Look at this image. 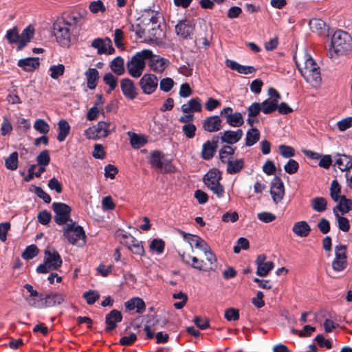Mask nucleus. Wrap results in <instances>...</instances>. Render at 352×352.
Returning <instances> with one entry per match:
<instances>
[{
  "instance_id": "13d9d810",
  "label": "nucleus",
  "mask_w": 352,
  "mask_h": 352,
  "mask_svg": "<svg viewBox=\"0 0 352 352\" xmlns=\"http://www.w3.org/2000/svg\"><path fill=\"white\" fill-rule=\"evenodd\" d=\"M205 255V262H211L212 263V270L211 271H214L217 266V260L215 254L211 251V249L207 250L204 252Z\"/></svg>"
},
{
  "instance_id": "bb28decb",
  "label": "nucleus",
  "mask_w": 352,
  "mask_h": 352,
  "mask_svg": "<svg viewBox=\"0 0 352 352\" xmlns=\"http://www.w3.org/2000/svg\"><path fill=\"white\" fill-rule=\"evenodd\" d=\"M221 179V172L217 169H212L204 175L203 180L204 184L209 187L219 184Z\"/></svg>"
},
{
  "instance_id": "72a5a7b5",
  "label": "nucleus",
  "mask_w": 352,
  "mask_h": 352,
  "mask_svg": "<svg viewBox=\"0 0 352 352\" xmlns=\"http://www.w3.org/2000/svg\"><path fill=\"white\" fill-rule=\"evenodd\" d=\"M58 131L57 140L59 142L65 141L70 131V126L67 120L62 119L58 122Z\"/></svg>"
},
{
  "instance_id": "b1692460",
  "label": "nucleus",
  "mask_w": 352,
  "mask_h": 352,
  "mask_svg": "<svg viewBox=\"0 0 352 352\" xmlns=\"http://www.w3.org/2000/svg\"><path fill=\"white\" fill-rule=\"evenodd\" d=\"M88 12L85 8H80L74 12H72L69 16V23H72V26H76L79 23L85 21Z\"/></svg>"
},
{
  "instance_id": "5fc2aeb1",
  "label": "nucleus",
  "mask_w": 352,
  "mask_h": 352,
  "mask_svg": "<svg viewBox=\"0 0 352 352\" xmlns=\"http://www.w3.org/2000/svg\"><path fill=\"white\" fill-rule=\"evenodd\" d=\"M49 70L51 72V78L53 79H57L58 77L63 75L65 72V66L63 64L52 65Z\"/></svg>"
},
{
  "instance_id": "69168bd1",
  "label": "nucleus",
  "mask_w": 352,
  "mask_h": 352,
  "mask_svg": "<svg viewBox=\"0 0 352 352\" xmlns=\"http://www.w3.org/2000/svg\"><path fill=\"white\" fill-rule=\"evenodd\" d=\"M36 160L39 166H47L50 162V157L47 150H44L37 156Z\"/></svg>"
},
{
  "instance_id": "603ef678",
  "label": "nucleus",
  "mask_w": 352,
  "mask_h": 352,
  "mask_svg": "<svg viewBox=\"0 0 352 352\" xmlns=\"http://www.w3.org/2000/svg\"><path fill=\"white\" fill-rule=\"evenodd\" d=\"M344 214H338V217H336V222L338 224V228L344 232H346L350 229V223L349 221L346 218L343 217Z\"/></svg>"
},
{
  "instance_id": "7c9ffc66",
  "label": "nucleus",
  "mask_w": 352,
  "mask_h": 352,
  "mask_svg": "<svg viewBox=\"0 0 352 352\" xmlns=\"http://www.w3.org/2000/svg\"><path fill=\"white\" fill-rule=\"evenodd\" d=\"M38 58H26L18 61V66L22 67L25 72H32L39 66Z\"/></svg>"
},
{
  "instance_id": "3c124183",
  "label": "nucleus",
  "mask_w": 352,
  "mask_h": 352,
  "mask_svg": "<svg viewBox=\"0 0 352 352\" xmlns=\"http://www.w3.org/2000/svg\"><path fill=\"white\" fill-rule=\"evenodd\" d=\"M173 298L174 299L182 300L181 302H175L173 304L174 307L177 309H182L185 306V305L186 304V302L188 301V296L182 292H179V293L174 294L173 295Z\"/></svg>"
},
{
  "instance_id": "473e14b6",
  "label": "nucleus",
  "mask_w": 352,
  "mask_h": 352,
  "mask_svg": "<svg viewBox=\"0 0 352 352\" xmlns=\"http://www.w3.org/2000/svg\"><path fill=\"white\" fill-rule=\"evenodd\" d=\"M235 148L229 145L223 146L219 151V160L221 163L226 164L233 159Z\"/></svg>"
},
{
  "instance_id": "2f4dec72",
  "label": "nucleus",
  "mask_w": 352,
  "mask_h": 352,
  "mask_svg": "<svg viewBox=\"0 0 352 352\" xmlns=\"http://www.w3.org/2000/svg\"><path fill=\"white\" fill-rule=\"evenodd\" d=\"M34 34V29L32 25H28L25 28L21 34H20V43L18 45V50H22L33 38Z\"/></svg>"
},
{
  "instance_id": "a211bd4d",
  "label": "nucleus",
  "mask_w": 352,
  "mask_h": 352,
  "mask_svg": "<svg viewBox=\"0 0 352 352\" xmlns=\"http://www.w3.org/2000/svg\"><path fill=\"white\" fill-rule=\"evenodd\" d=\"M219 134L221 135L220 138L222 142L232 145L238 142L241 139L243 133L241 129H239L236 131H225Z\"/></svg>"
},
{
  "instance_id": "4d7b16f0",
  "label": "nucleus",
  "mask_w": 352,
  "mask_h": 352,
  "mask_svg": "<svg viewBox=\"0 0 352 352\" xmlns=\"http://www.w3.org/2000/svg\"><path fill=\"white\" fill-rule=\"evenodd\" d=\"M89 8V10L94 14H96L98 12H104L106 10V8L103 2L100 0L91 2Z\"/></svg>"
},
{
  "instance_id": "09e8293b",
  "label": "nucleus",
  "mask_w": 352,
  "mask_h": 352,
  "mask_svg": "<svg viewBox=\"0 0 352 352\" xmlns=\"http://www.w3.org/2000/svg\"><path fill=\"white\" fill-rule=\"evenodd\" d=\"M82 297L88 305H94L100 298V294L96 290L90 289L83 294Z\"/></svg>"
},
{
  "instance_id": "4c0bfd02",
  "label": "nucleus",
  "mask_w": 352,
  "mask_h": 352,
  "mask_svg": "<svg viewBox=\"0 0 352 352\" xmlns=\"http://www.w3.org/2000/svg\"><path fill=\"white\" fill-rule=\"evenodd\" d=\"M110 68L118 76L124 73V59L120 56L113 58L110 64Z\"/></svg>"
},
{
  "instance_id": "0e129e2a",
  "label": "nucleus",
  "mask_w": 352,
  "mask_h": 352,
  "mask_svg": "<svg viewBox=\"0 0 352 352\" xmlns=\"http://www.w3.org/2000/svg\"><path fill=\"white\" fill-rule=\"evenodd\" d=\"M164 242L162 239H153L151 244H150V248L155 251L158 254H161L164 252Z\"/></svg>"
},
{
  "instance_id": "39448f33",
  "label": "nucleus",
  "mask_w": 352,
  "mask_h": 352,
  "mask_svg": "<svg viewBox=\"0 0 352 352\" xmlns=\"http://www.w3.org/2000/svg\"><path fill=\"white\" fill-rule=\"evenodd\" d=\"M72 23H69L64 18L58 19L53 25V32L56 41L63 47H69L71 41L69 28Z\"/></svg>"
},
{
  "instance_id": "4be33fe9",
  "label": "nucleus",
  "mask_w": 352,
  "mask_h": 352,
  "mask_svg": "<svg viewBox=\"0 0 352 352\" xmlns=\"http://www.w3.org/2000/svg\"><path fill=\"white\" fill-rule=\"evenodd\" d=\"M122 320V316L120 311L117 309L111 310L105 317L106 331L110 332L116 329L117 327L116 322H120Z\"/></svg>"
},
{
  "instance_id": "f03ea898",
  "label": "nucleus",
  "mask_w": 352,
  "mask_h": 352,
  "mask_svg": "<svg viewBox=\"0 0 352 352\" xmlns=\"http://www.w3.org/2000/svg\"><path fill=\"white\" fill-rule=\"evenodd\" d=\"M151 57H152V51L147 49L133 55L126 65L129 75L135 78L140 77L146 67V60Z\"/></svg>"
},
{
  "instance_id": "de8ad7c7",
  "label": "nucleus",
  "mask_w": 352,
  "mask_h": 352,
  "mask_svg": "<svg viewBox=\"0 0 352 352\" xmlns=\"http://www.w3.org/2000/svg\"><path fill=\"white\" fill-rule=\"evenodd\" d=\"M147 142L144 136L132 133L130 138V144L133 148H140Z\"/></svg>"
},
{
  "instance_id": "423d86ee",
  "label": "nucleus",
  "mask_w": 352,
  "mask_h": 352,
  "mask_svg": "<svg viewBox=\"0 0 352 352\" xmlns=\"http://www.w3.org/2000/svg\"><path fill=\"white\" fill-rule=\"evenodd\" d=\"M63 235L72 245L83 246L86 243V234L82 226L75 221L66 225L63 229Z\"/></svg>"
},
{
  "instance_id": "a18cd8bd",
  "label": "nucleus",
  "mask_w": 352,
  "mask_h": 352,
  "mask_svg": "<svg viewBox=\"0 0 352 352\" xmlns=\"http://www.w3.org/2000/svg\"><path fill=\"white\" fill-rule=\"evenodd\" d=\"M18 153L13 152L6 159V167L11 170H16L18 167Z\"/></svg>"
},
{
  "instance_id": "774afa93",
  "label": "nucleus",
  "mask_w": 352,
  "mask_h": 352,
  "mask_svg": "<svg viewBox=\"0 0 352 352\" xmlns=\"http://www.w3.org/2000/svg\"><path fill=\"white\" fill-rule=\"evenodd\" d=\"M309 26L312 32H317L325 28V23L319 19H313L309 21Z\"/></svg>"
},
{
  "instance_id": "864d4df0",
  "label": "nucleus",
  "mask_w": 352,
  "mask_h": 352,
  "mask_svg": "<svg viewBox=\"0 0 352 352\" xmlns=\"http://www.w3.org/2000/svg\"><path fill=\"white\" fill-rule=\"evenodd\" d=\"M106 41L102 38H98L93 40L91 42V47L98 50V54H105L107 52Z\"/></svg>"
},
{
  "instance_id": "aec40b11",
  "label": "nucleus",
  "mask_w": 352,
  "mask_h": 352,
  "mask_svg": "<svg viewBox=\"0 0 352 352\" xmlns=\"http://www.w3.org/2000/svg\"><path fill=\"white\" fill-rule=\"evenodd\" d=\"M149 60V65L152 70L155 72H163L167 66L169 65L170 62L168 59L162 58L160 56L154 55L152 53V57L148 58Z\"/></svg>"
},
{
  "instance_id": "dca6fc26",
  "label": "nucleus",
  "mask_w": 352,
  "mask_h": 352,
  "mask_svg": "<svg viewBox=\"0 0 352 352\" xmlns=\"http://www.w3.org/2000/svg\"><path fill=\"white\" fill-rule=\"evenodd\" d=\"M40 300H43V307H51L61 305L65 300V296L60 293L51 292L45 296L40 295Z\"/></svg>"
},
{
  "instance_id": "6ab92c4d",
  "label": "nucleus",
  "mask_w": 352,
  "mask_h": 352,
  "mask_svg": "<svg viewBox=\"0 0 352 352\" xmlns=\"http://www.w3.org/2000/svg\"><path fill=\"white\" fill-rule=\"evenodd\" d=\"M203 128L209 133L219 131L222 129V121L218 116H209L204 120Z\"/></svg>"
},
{
  "instance_id": "37998d69",
  "label": "nucleus",
  "mask_w": 352,
  "mask_h": 352,
  "mask_svg": "<svg viewBox=\"0 0 352 352\" xmlns=\"http://www.w3.org/2000/svg\"><path fill=\"white\" fill-rule=\"evenodd\" d=\"M104 82L109 86L108 93L114 90L118 85V78L113 76L111 73L109 72L103 76Z\"/></svg>"
},
{
  "instance_id": "412c9836",
  "label": "nucleus",
  "mask_w": 352,
  "mask_h": 352,
  "mask_svg": "<svg viewBox=\"0 0 352 352\" xmlns=\"http://www.w3.org/2000/svg\"><path fill=\"white\" fill-rule=\"evenodd\" d=\"M120 88L124 96L129 100H133L137 96V89L134 82L129 78H124L120 81Z\"/></svg>"
},
{
  "instance_id": "a878e982",
  "label": "nucleus",
  "mask_w": 352,
  "mask_h": 352,
  "mask_svg": "<svg viewBox=\"0 0 352 352\" xmlns=\"http://www.w3.org/2000/svg\"><path fill=\"white\" fill-rule=\"evenodd\" d=\"M181 109L185 113L200 112L202 109L201 100L197 97L193 98L187 104H184Z\"/></svg>"
},
{
  "instance_id": "f257e3e1",
  "label": "nucleus",
  "mask_w": 352,
  "mask_h": 352,
  "mask_svg": "<svg viewBox=\"0 0 352 352\" xmlns=\"http://www.w3.org/2000/svg\"><path fill=\"white\" fill-rule=\"evenodd\" d=\"M293 58L298 69L306 82L314 87L318 86L321 82L319 67L310 54L304 50L298 54L295 53Z\"/></svg>"
},
{
  "instance_id": "f704fd0d",
  "label": "nucleus",
  "mask_w": 352,
  "mask_h": 352,
  "mask_svg": "<svg viewBox=\"0 0 352 352\" xmlns=\"http://www.w3.org/2000/svg\"><path fill=\"white\" fill-rule=\"evenodd\" d=\"M292 230L296 235L305 237L309 235L311 228L306 221H298L294 224Z\"/></svg>"
},
{
  "instance_id": "6e6d98bb",
  "label": "nucleus",
  "mask_w": 352,
  "mask_h": 352,
  "mask_svg": "<svg viewBox=\"0 0 352 352\" xmlns=\"http://www.w3.org/2000/svg\"><path fill=\"white\" fill-rule=\"evenodd\" d=\"M34 128L36 131L43 134L47 133L50 131L49 124L42 119H38L35 121Z\"/></svg>"
},
{
  "instance_id": "680f3d73",
  "label": "nucleus",
  "mask_w": 352,
  "mask_h": 352,
  "mask_svg": "<svg viewBox=\"0 0 352 352\" xmlns=\"http://www.w3.org/2000/svg\"><path fill=\"white\" fill-rule=\"evenodd\" d=\"M224 316L228 321L238 320L239 319V311L235 308H228L225 311Z\"/></svg>"
},
{
  "instance_id": "79ce46f5",
  "label": "nucleus",
  "mask_w": 352,
  "mask_h": 352,
  "mask_svg": "<svg viewBox=\"0 0 352 352\" xmlns=\"http://www.w3.org/2000/svg\"><path fill=\"white\" fill-rule=\"evenodd\" d=\"M262 111L265 114H269L277 109L278 104L276 103V100H265L261 104Z\"/></svg>"
},
{
  "instance_id": "c85d7f7f",
  "label": "nucleus",
  "mask_w": 352,
  "mask_h": 352,
  "mask_svg": "<svg viewBox=\"0 0 352 352\" xmlns=\"http://www.w3.org/2000/svg\"><path fill=\"white\" fill-rule=\"evenodd\" d=\"M94 128L96 129L98 136L100 138L107 137L110 133L111 131L115 130L116 126L111 122L100 121L96 125L94 126Z\"/></svg>"
},
{
  "instance_id": "49530a36",
  "label": "nucleus",
  "mask_w": 352,
  "mask_h": 352,
  "mask_svg": "<svg viewBox=\"0 0 352 352\" xmlns=\"http://www.w3.org/2000/svg\"><path fill=\"white\" fill-rule=\"evenodd\" d=\"M39 250L36 245H30L28 246L21 256L23 259L30 260L38 255Z\"/></svg>"
},
{
  "instance_id": "a19ab883",
  "label": "nucleus",
  "mask_w": 352,
  "mask_h": 352,
  "mask_svg": "<svg viewBox=\"0 0 352 352\" xmlns=\"http://www.w3.org/2000/svg\"><path fill=\"white\" fill-rule=\"evenodd\" d=\"M327 205V200L323 197H316L311 199V206L317 212H323L326 210Z\"/></svg>"
},
{
  "instance_id": "58836bf2",
  "label": "nucleus",
  "mask_w": 352,
  "mask_h": 352,
  "mask_svg": "<svg viewBox=\"0 0 352 352\" xmlns=\"http://www.w3.org/2000/svg\"><path fill=\"white\" fill-rule=\"evenodd\" d=\"M260 139V132L256 128H252L246 133L245 145L252 146Z\"/></svg>"
},
{
  "instance_id": "20e7f679",
  "label": "nucleus",
  "mask_w": 352,
  "mask_h": 352,
  "mask_svg": "<svg viewBox=\"0 0 352 352\" xmlns=\"http://www.w3.org/2000/svg\"><path fill=\"white\" fill-rule=\"evenodd\" d=\"M43 263L39 265L36 272L40 274H46L52 270H58L63 261L59 253L52 247H47L44 252Z\"/></svg>"
},
{
  "instance_id": "e2e57ef3",
  "label": "nucleus",
  "mask_w": 352,
  "mask_h": 352,
  "mask_svg": "<svg viewBox=\"0 0 352 352\" xmlns=\"http://www.w3.org/2000/svg\"><path fill=\"white\" fill-rule=\"evenodd\" d=\"M298 163L296 160L292 159L289 160L287 163L284 166L285 171L291 175L296 173L298 171Z\"/></svg>"
},
{
  "instance_id": "f3484780",
  "label": "nucleus",
  "mask_w": 352,
  "mask_h": 352,
  "mask_svg": "<svg viewBox=\"0 0 352 352\" xmlns=\"http://www.w3.org/2000/svg\"><path fill=\"white\" fill-rule=\"evenodd\" d=\"M194 25L187 19L181 20L175 25L176 34L184 39H187L192 34Z\"/></svg>"
},
{
  "instance_id": "2eb2a0df",
  "label": "nucleus",
  "mask_w": 352,
  "mask_h": 352,
  "mask_svg": "<svg viewBox=\"0 0 352 352\" xmlns=\"http://www.w3.org/2000/svg\"><path fill=\"white\" fill-rule=\"evenodd\" d=\"M219 141V135L213 136L210 141H207L203 144L201 157L204 160H210L213 157Z\"/></svg>"
},
{
  "instance_id": "6e6552de",
  "label": "nucleus",
  "mask_w": 352,
  "mask_h": 352,
  "mask_svg": "<svg viewBox=\"0 0 352 352\" xmlns=\"http://www.w3.org/2000/svg\"><path fill=\"white\" fill-rule=\"evenodd\" d=\"M53 211L55 213L54 217V221L58 225H64L67 222H74L71 219L72 208L65 203L54 202L52 205Z\"/></svg>"
},
{
  "instance_id": "0eeeda50",
  "label": "nucleus",
  "mask_w": 352,
  "mask_h": 352,
  "mask_svg": "<svg viewBox=\"0 0 352 352\" xmlns=\"http://www.w3.org/2000/svg\"><path fill=\"white\" fill-rule=\"evenodd\" d=\"M149 163L153 168L159 169L162 173H173L175 170L171 162L166 159L160 151H153L150 153Z\"/></svg>"
},
{
  "instance_id": "e433bc0d",
  "label": "nucleus",
  "mask_w": 352,
  "mask_h": 352,
  "mask_svg": "<svg viewBox=\"0 0 352 352\" xmlns=\"http://www.w3.org/2000/svg\"><path fill=\"white\" fill-rule=\"evenodd\" d=\"M164 36V33L162 30L160 29V25H154L152 26L151 29L148 30V42H157L160 41Z\"/></svg>"
},
{
  "instance_id": "338daca9",
  "label": "nucleus",
  "mask_w": 352,
  "mask_h": 352,
  "mask_svg": "<svg viewBox=\"0 0 352 352\" xmlns=\"http://www.w3.org/2000/svg\"><path fill=\"white\" fill-rule=\"evenodd\" d=\"M174 81L170 78H165L161 80L160 82V88L164 92H168L173 87Z\"/></svg>"
},
{
  "instance_id": "ea45409f",
  "label": "nucleus",
  "mask_w": 352,
  "mask_h": 352,
  "mask_svg": "<svg viewBox=\"0 0 352 352\" xmlns=\"http://www.w3.org/2000/svg\"><path fill=\"white\" fill-rule=\"evenodd\" d=\"M227 123L233 127H239L244 123L242 114L239 112H235L229 116L226 120Z\"/></svg>"
},
{
  "instance_id": "bf43d9fd",
  "label": "nucleus",
  "mask_w": 352,
  "mask_h": 352,
  "mask_svg": "<svg viewBox=\"0 0 352 352\" xmlns=\"http://www.w3.org/2000/svg\"><path fill=\"white\" fill-rule=\"evenodd\" d=\"M280 154L285 158L292 157L295 155V150L293 147L287 145H280L278 146Z\"/></svg>"
},
{
  "instance_id": "c9c22d12",
  "label": "nucleus",
  "mask_w": 352,
  "mask_h": 352,
  "mask_svg": "<svg viewBox=\"0 0 352 352\" xmlns=\"http://www.w3.org/2000/svg\"><path fill=\"white\" fill-rule=\"evenodd\" d=\"M192 267L204 272H210L212 270L211 262H205L204 259H198L196 256L192 257V263L190 265Z\"/></svg>"
},
{
  "instance_id": "7ed1b4c3",
  "label": "nucleus",
  "mask_w": 352,
  "mask_h": 352,
  "mask_svg": "<svg viewBox=\"0 0 352 352\" xmlns=\"http://www.w3.org/2000/svg\"><path fill=\"white\" fill-rule=\"evenodd\" d=\"M352 38L346 32L336 30L331 35V50L336 56L347 54L351 50Z\"/></svg>"
},
{
  "instance_id": "393cba45",
  "label": "nucleus",
  "mask_w": 352,
  "mask_h": 352,
  "mask_svg": "<svg viewBox=\"0 0 352 352\" xmlns=\"http://www.w3.org/2000/svg\"><path fill=\"white\" fill-rule=\"evenodd\" d=\"M87 86L89 89H94L100 78L99 72L96 68H89L85 73Z\"/></svg>"
},
{
  "instance_id": "f8f14e48",
  "label": "nucleus",
  "mask_w": 352,
  "mask_h": 352,
  "mask_svg": "<svg viewBox=\"0 0 352 352\" xmlns=\"http://www.w3.org/2000/svg\"><path fill=\"white\" fill-rule=\"evenodd\" d=\"M178 232L182 234L184 237V239L189 243L192 252L193 251V247L197 249H200L203 252L206 251L210 248L206 242L197 235L186 233L181 230H178Z\"/></svg>"
},
{
  "instance_id": "9b49d317",
  "label": "nucleus",
  "mask_w": 352,
  "mask_h": 352,
  "mask_svg": "<svg viewBox=\"0 0 352 352\" xmlns=\"http://www.w3.org/2000/svg\"><path fill=\"white\" fill-rule=\"evenodd\" d=\"M336 257L331 265L336 271L343 270L346 267V247L344 245H337L335 248Z\"/></svg>"
},
{
  "instance_id": "9d476101",
  "label": "nucleus",
  "mask_w": 352,
  "mask_h": 352,
  "mask_svg": "<svg viewBox=\"0 0 352 352\" xmlns=\"http://www.w3.org/2000/svg\"><path fill=\"white\" fill-rule=\"evenodd\" d=\"M139 85L145 94H151L157 88L158 79L157 76L152 74H145L140 78Z\"/></svg>"
},
{
  "instance_id": "1a4fd4ad",
  "label": "nucleus",
  "mask_w": 352,
  "mask_h": 352,
  "mask_svg": "<svg viewBox=\"0 0 352 352\" xmlns=\"http://www.w3.org/2000/svg\"><path fill=\"white\" fill-rule=\"evenodd\" d=\"M121 243L127 247L132 253L143 256L144 250L142 245V242L136 239L133 236L129 233H124L122 235L120 239Z\"/></svg>"
},
{
  "instance_id": "c756f323",
  "label": "nucleus",
  "mask_w": 352,
  "mask_h": 352,
  "mask_svg": "<svg viewBox=\"0 0 352 352\" xmlns=\"http://www.w3.org/2000/svg\"><path fill=\"white\" fill-rule=\"evenodd\" d=\"M124 307L128 310H133L136 308V312L142 314L145 311V303L142 298H133L124 302Z\"/></svg>"
},
{
  "instance_id": "cd10ccee",
  "label": "nucleus",
  "mask_w": 352,
  "mask_h": 352,
  "mask_svg": "<svg viewBox=\"0 0 352 352\" xmlns=\"http://www.w3.org/2000/svg\"><path fill=\"white\" fill-rule=\"evenodd\" d=\"M226 171L230 175H235L240 173L245 166V161L243 158L230 160L227 164Z\"/></svg>"
},
{
  "instance_id": "5701e85b",
  "label": "nucleus",
  "mask_w": 352,
  "mask_h": 352,
  "mask_svg": "<svg viewBox=\"0 0 352 352\" xmlns=\"http://www.w3.org/2000/svg\"><path fill=\"white\" fill-rule=\"evenodd\" d=\"M334 166H337L340 170H348L352 168V157L346 155L337 154L334 157Z\"/></svg>"
},
{
  "instance_id": "8fccbe9b",
  "label": "nucleus",
  "mask_w": 352,
  "mask_h": 352,
  "mask_svg": "<svg viewBox=\"0 0 352 352\" xmlns=\"http://www.w3.org/2000/svg\"><path fill=\"white\" fill-rule=\"evenodd\" d=\"M274 267V264L272 261H267L257 267L256 274L259 276H266Z\"/></svg>"
},
{
  "instance_id": "ddd939ff",
  "label": "nucleus",
  "mask_w": 352,
  "mask_h": 352,
  "mask_svg": "<svg viewBox=\"0 0 352 352\" xmlns=\"http://www.w3.org/2000/svg\"><path fill=\"white\" fill-rule=\"evenodd\" d=\"M270 194L275 204L280 203L285 195L283 182L279 177H275L272 181Z\"/></svg>"
},
{
  "instance_id": "c03bdc74",
  "label": "nucleus",
  "mask_w": 352,
  "mask_h": 352,
  "mask_svg": "<svg viewBox=\"0 0 352 352\" xmlns=\"http://www.w3.org/2000/svg\"><path fill=\"white\" fill-rule=\"evenodd\" d=\"M6 38L9 43H18L19 45L20 43L21 36L20 34H19L17 28L14 27L13 28L8 30L6 34Z\"/></svg>"
},
{
  "instance_id": "4468645a",
  "label": "nucleus",
  "mask_w": 352,
  "mask_h": 352,
  "mask_svg": "<svg viewBox=\"0 0 352 352\" xmlns=\"http://www.w3.org/2000/svg\"><path fill=\"white\" fill-rule=\"evenodd\" d=\"M333 200L336 203V206L333 209V212L336 217L338 214H344L349 212L352 208V201L347 199L345 195H342Z\"/></svg>"
},
{
  "instance_id": "052dcab7",
  "label": "nucleus",
  "mask_w": 352,
  "mask_h": 352,
  "mask_svg": "<svg viewBox=\"0 0 352 352\" xmlns=\"http://www.w3.org/2000/svg\"><path fill=\"white\" fill-rule=\"evenodd\" d=\"M196 130L197 128L192 123H188L187 124H184L182 126V131L184 134L187 138L189 139L193 138L195 137Z\"/></svg>"
}]
</instances>
